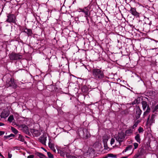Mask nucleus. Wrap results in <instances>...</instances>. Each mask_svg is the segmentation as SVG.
I'll return each instance as SVG.
<instances>
[{"label":"nucleus","mask_w":158,"mask_h":158,"mask_svg":"<svg viewBox=\"0 0 158 158\" xmlns=\"http://www.w3.org/2000/svg\"><path fill=\"white\" fill-rule=\"evenodd\" d=\"M104 70L99 67H94L90 71L91 76L98 81L103 80L105 77Z\"/></svg>","instance_id":"f257e3e1"},{"label":"nucleus","mask_w":158,"mask_h":158,"mask_svg":"<svg viewBox=\"0 0 158 158\" xmlns=\"http://www.w3.org/2000/svg\"><path fill=\"white\" fill-rule=\"evenodd\" d=\"M79 12H82L84 13V17L90 16V7L89 6L85 7L83 8H79L78 9Z\"/></svg>","instance_id":"f03ea898"},{"label":"nucleus","mask_w":158,"mask_h":158,"mask_svg":"<svg viewBox=\"0 0 158 158\" xmlns=\"http://www.w3.org/2000/svg\"><path fill=\"white\" fill-rule=\"evenodd\" d=\"M9 57L11 60H18L21 59L22 56L19 53H12L9 54Z\"/></svg>","instance_id":"7ed1b4c3"},{"label":"nucleus","mask_w":158,"mask_h":158,"mask_svg":"<svg viewBox=\"0 0 158 158\" xmlns=\"http://www.w3.org/2000/svg\"><path fill=\"white\" fill-rule=\"evenodd\" d=\"M6 21L9 23H16V17L14 14H10L7 16Z\"/></svg>","instance_id":"20e7f679"},{"label":"nucleus","mask_w":158,"mask_h":158,"mask_svg":"<svg viewBox=\"0 0 158 158\" xmlns=\"http://www.w3.org/2000/svg\"><path fill=\"white\" fill-rule=\"evenodd\" d=\"M6 85L8 87H12L15 89L17 88V86L15 82L14 79L12 78H10L8 82L6 81Z\"/></svg>","instance_id":"39448f33"},{"label":"nucleus","mask_w":158,"mask_h":158,"mask_svg":"<svg viewBox=\"0 0 158 158\" xmlns=\"http://www.w3.org/2000/svg\"><path fill=\"white\" fill-rule=\"evenodd\" d=\"M125 135L123 132L118 133V135L115 138L116 140L119 143L122 142L125 138Z\"/></svg>","instance_id":"423d86ee"},{"label":"nucleus","mask_w":158,"mask_h":158,"mask_svg":"<svg viewBox=\"0 0 158 158\" xmlns=\"http://www.w3.org/2000/svg\"><path fill=\"white\" fill-rule=\"evenodd\" d=\"M20 127L21 128L22 131L26 134L29 135H31L28 127L25 125H21Z\"/></svg>","instance_id":"0eeeda50"},{"label":"nucleus","mask_w":158,"mask_h":158,"mask_svg":"<svg viewBox=\"0 0 158 158\" xmlns=\"http://www.w3.org/2000/svg\"><path fill=\"white\" fill-rule=\"evenodd\" d=\"M142 112V110L140 109L139 106H137L135 107V118L136 119H138L140 117V115Z\"/></svg>","instance_id":"6e6552de"},{"label":"nucleus","mask_w":158,"mask_h":158,"mask_svg":"<svg viewBox=\"0 0 158 158\" xmlns=\"http://www.w3.org/2000/svg\"><path fill=\"white\" fill-rule=\"evenodd\" d=\"M129 12L131 13L133 15L137 18L139 16V13L136 10V8L131 7V9L129 10Z\"/></svg>","instance_id":"1a4fd4ad"},{"label":"nucleus","mask_w":158,"mask_h":158,"mask_svg":"<svg viewBox=\"0 0 158 158\" xmlns=\"http://www.w3.org/2000/svg\"><path fill=\"white\" fill-rule=\"evenodd\" d=\"M47 140V137L46 135H43L39 138V141L43 145H46V142Z\"/></svg>","instance_id":"9d476101"},{"label":"nucleus","mask_w":158,"mask_h":158,"mask_svg":"<svg viewBox=\"0 0 158 158\" xmlns=\"http://www.w3.org/2000/svg\"><path fill=\"white\" fill-rule=\"evenodd\" d=\"M9 114V113L7 111L3 110L1 113L0 116L1 118H6Z\"/></svg>","instance_id":"9b49d317"},{"label":"nucleus","mask_w":158,"mask_h":158,"mask_svg":"<svg viewBox=\"0 0 158 158\" xmlns=\"http://www.w3.org/2000/svg\"><path fill=\"white\" fill-rule=\"evenodd\" d=\"M65 148L57 149L58 153L60 154L61 156L64 157L65 155Z\"/></svg>","instance_id":"f8f14e48"},{"label":"nucleus","mask_w":158,"mask_h":158,"mask_svg":"<svg viewBox=\"0 0 158 158\" xmlns=\"http://www.w3.org/2000/svg\"><path fill=\"white\" fill-rule=\"evenodd\" d=\"M150 111L151 109L150 107V106H148L146 110L143 113V118H144L146 116H147L149 113L150 112Z\"/></svg>","instance_id":"ddd939ff"},{"label":"nucleus","mask_w":158,"mask_h":158,"mask_svg":"<svg viewBox=\"0 0 158 158\" xmlns=\"http://www.w3.org/2000/svg\"><path fill=\"white\" fill-rule=\"evenodd\" d=\"M131 127V128H129L128 129L125 131V133L126 135H129L132 134L133 132V129Z\"/></svg>","instance_id":"4468645a"},{"label":"nucleus","mask_w":158,"mask_h":158,"mask_svg":"<svg viewBox=\"0 0 158 158\" xmlns=\"http://www.w3.org/2000/svg\"><path fill=\"white\" fill-rule=\"evenodd\" d=\"M141 104L142 106V108L143 110H145L146 107L147 108L148 106H149L147 104V102L146 101H143L141 102Z\"/></svg>","instance_id":"2eb2a0df"},{"label":"nucleus","mask_w":158,"mask_h":158,"mask_svg":"<svg viewBox=\"0 0 158 158\" xmlns=\"http://www.w3.org/2000/svg\"><path fill=\"white\" fill-rule=\"evenodd\" d=\"M135 139L136 142L140 143L141 142V139L140 135L137 134L135 137Z\"/></svg>","instance_id":"dca6fc26"},{"label":"nucleus","mask_w":158,"mask_h":158,"mask_svg":"<svg viewBox=\"0 0 158 158\" xmlns=\"http://www.w3.org/2000/svg\"><path fill=\"white\" fill-rule=\"evenodd\" d=\"M25 33H27L28 36H32L33 34L32 31L31 29L27 28Z\"/></svg>","instance_id":"f3484780"},{"label":"nucleus","mask_w":158,"mask_h":158,"mask_svg":"<svg viewBox=\"0 0 158 158\" xmlns=\"http://www.w3.org/2000/svg\"><path fill=\"white\" fill-rule=\"evenodd\" d=\"M88 90V88L86 85L83 86L81 88V90L82 92L85 93H86Z\"/></svg>","instance_id":"a211bd4d"},{"label":"nucleus","mask_w":158,"mask_h":158,"mask_svg":"<svg viewBox=\"0 0 158 158\" xmlns=\"http://www.w3.org/2000/svg\"><path fill=\"white\" fill-rule=\"evenodd\" d=\"M132 148V145H129L123 151L122 153H124V152H125L127 151L131 150Z\"/></svg>","instance_id":"6ab92c4d"},{"label":"nucleus","mask_w":158,"mask_h":158,"mask_svg":"<svg viewBox=\"0 0 158 158\" xmlns=\"http://www.w3.org/2000/svg\"><path fill=\"white\" fill-rule=\"evenodd\" d=\"M52 140L51 138H49L48 146L50 148L54 147V144L52 143Z\"/></svg>","instance_id":"aec40b11"},{"label":"nucleus","mask_w":158,"mask_h":158,"mask_svg":"<svg viewBox=\"0 0 158 158\" xmlns=\"http://www.w3.org/2000/svg\"><path fill=\"white\" fill-rule=\"evenodd\" d=\"M156 116V115L152 114L150 119V121L151 123H155V118Z\"/></svg>","instance_id":"412c9836"},{"label":"nucleus","mask_w":158,"mask_h":158,"mask_svg":"<svg viewBox=\"0 0 158 158\" xmlns=\"http://www.w3.org/2000/svg\"><path fill=\"white\" fill-rule=\"evenodd\" d=\"M140 122V121L139 120H138L135 122L134 125L132 126V128L133 129H134L136 127L138 124Z\"/></svg>","instance_id":"4be33fe9"},{"label":"nucleus","mask_w":158,"mask_h":158,"mask_svg":"<svg viewBox=\"0 0 158 158\" xmlns=\"http://www.w3.org/2000/svg\"><path fill=\"white\" fill-rule=\"evenodd\" d=\"M18 139L21 141H22V142H23L24 141V139L23 136L22 135H21L19 134V136Z\"/></svg>","instance_id":"5701e85b"},{"label":"nucleus","mask_w":158,"mask_h":158,"mask_svg":"<svg viewBox=\"0 0 158 158\" xmlns=\"http://www.w3.org/2000/svg\"><path fill=\"white\" fill-rule=\"evenodd\" d=\"M14 119L13 116L10 115L8 118V121L10 123H11Z\"/></svg>","instance_id":"b1692460"},{"label":"nucleus","mask_w":158,"mask_h":158,"mask_svg":"<svg viewBox=\"0 0 158 158\" xmlns=\"http://www.w3.org/2000/svg\"><path fill=\"white\" fill-rule=\"evenodd\" d=\"M15 135L12 134H11L10 135H8L4 136V138L5 139H9L10 137H14Z\"/></svg>","instance_id":"393cba45"},{"label":"nucleus","mask_w":158,"mask_h":158,"mask_svg":"<svg viewBox=\"0 0 158 158\" xmlns=\"http://www.w3.org/2000/svg\"><path fill=\"white\" fill-rule=\"evenodd\" d=\"M106 156L107 157V158L108 157H112V158H116V155H114L113 154H111V153L108 154Z\"/></svg>","instance_id":"a878e982"},{"label":"nucleus","mask_w":158,"mask_h":158,"mask_svg":"<svg viewBox=\"0 0 158 158\" xmlns=\"http://www.w3.org/2000/svg\"><path fill=\"white\" fill-rule=\"evenodd\" d=\"M138 131L139 133H143L144 131L143 128L141 127H139L138 128Z\"/></svg>","instance_id":"bb28decb"},{"label":"nucleus","mask_w":158,"mask_h":158,"mask_svg":"<svg viewBox=\"0 0 158 158\" xmlns=\"http://www.w3.org/2000/svg\"><path fill=\"white\" fill-rule=\"evenodd\" d=\"M11 130L15 134H17L18 133V131L14 127H11Z\"/></svg>","instance_id":"cd10ccee"},{"label":"nucleus","mask_w":158,"mask_h":158,"mask_svg":"<svg viewBox=\"0 0 158 158\" xmlns=\"http://www.w3.org/2000/svg\"><path fill=\"white\" fill-rule=\"evenodd\" d=\"M27 28L26 27H22L20 28V30L22 32L25 33L26 30Z\"/></svg>","instance_id":"c85d7f7f"},{"label":"nucleus","mask_w":158,"mask_h":158,"mask_svg":"<svg viewBox=\"0 0 158 158\" xmlns=\"http://www.w3.org/2000/svg\"><path fill=\"white\" fill-rule=\"evenodd\" d=\"M100 143L98 142H95L93 144V147L95 148L98 147L99 146Z\"/></svg>","instance_id":"c756f323"},{"label":"nucleus","mask_w":158,"mask_h":158,"mask_svg":"<svg viewBox=\"0 0 158 158\" xmlns=\"http://www.w3.org/2000/svg\"><path fill=\"white\" fill-rule=\"evenodd\" d=\"M158 110V104L155 106V107L152 109V112H155Z\"/></svg>","instance_id":"7c9ffc66"},{"label":"nucleus","mask_w":158,"mask_h":158,"mask_svg":"<svg viewBox=\"0 0 158 158\" xmlns=\"http://www.w3.org/2000/svg\"><path fill=\"white\" fill-rule=\"evenodd\" d=\"M37 156L39 157L40 158L42 157H46L43 154L40 153V152H38L37 153Z\"/></svg>","instance_id":"2f4dec72"},{"label":"nucleus","mask_w":158,"mask_h":158,"mask_svg":"<svg viewBox=\"0 0 158 158\" xmlns=\"http://www.w3.org/2000/svg\"><path fill=\"white\" fill-rule=\"evenodd\" d=\"M48 156L50 158H53L54 156L50 152H47Z\"/></svg>","instance_id":"473e14b6"},{"label":"nucleus","mask_w":158,"mask_h":158,"mask_svg":"<svg viewBox=\"0 0 158 158\" xmlns=\"http://www.w3.org/2000/svg\"><path fill=\"white\" fill-rule=\"evenodd\" d=\"M34 134H35V136H38L40 135V133L38 130L34 131Z\"/></svg>","instance_id":"72a5a7b5"},{"label":"nucleus","mask_w":158,"mask_h":158,"mask_svg":"<svg viewBox=\"0 0 158 158\" xmlns=\"http://www.w3.org/2000/svg\"><path fill=\"white\" fill-rule=\"evenodd\" d=\"M138 103V101L137 99H135V100L134 101L132 102L131 103L132 104V105H134L135 104H136Z\"/></svg>","instance_id":"f704fd0d"},{"label":"nucleus","mask_w":158,"mask_h":158,"mask_svg":"<svg viewBox=\"0 0 158 158\" xmlns=\"http://www.w3.org/2000/svg\"><path fill=\"white\" fill-rule=\"evenodd\" d=\"M65 155L67 158H71L72 157L71 156L70 154L68 153H65Z\"/></svg>","instance_id":"c9c22d12"},{"label":"nucleus","mask_w":158,"mask_h":158,"mask_svg":"<svg viewBox=\"0 0 158 158\" xmlns=\"http://www.w3.org/2000/svg\"><path fill=\"white\" fill-rule=\"evenodd\" d=\"M133 145L134 147V149H136L138 147V144L137 143H135L133 144Z\"/></svg>","instance_id":"e433bc0d"},{"label":"nucleus","mask_w":158,"mask_h":158,"mask_svg":"<svg viewBox=\"0 0 158 158\" xmlns=\"http://www.w3.org/2000/svg\"><path fill=\"white\" fill-rule=\"evenodd\" d=\"M114 142H115L114 139L113 138H112L111 139V141H110L111 145H112V144H113L114 143Z\"/></svg>","instance_id":"4c0bfd02"},{"label":"nucleus","mask_w":158,"mask_h":158,"mask_svg":"<svg viewBox=\"0 0 158 158\" xmlns=\"http://www.w3.org/2000/svg\"><path fill=\"white\" fill-rule=\"evenodd\" d=\"M139 155L138 153L136 154L134 156L133 158H138L139 156Z\"/></svg>","instance_id":"58836bf2"},{"label":"nucleus","mask_w":158,"mask_h":158,"mask_svg":"<svg viewBox=\"0 0 158 158\" xmlns=\"http://www.w3.org/2000/svg\"><path fill=\"white\" fill-rule=\"evenodd\" d=\"M54 152L56 153V150L55 148L54 147H53L52 148H50Z\"/></svg>","instance_id":"ea45409f"},{"label":"nucleus","mask_w":158,"mask_h":158,"mask_svg":"<svg viewBox=\"0 0 158 158\" xmlns=\"http://www.w3.org/2000/svg\"><path fill=\"white\" fill-rule=\"evenodd\" d=\"M54 152L56 153V150L55 148L54 147H53L52 148H50Z\"/></svg>","instance_id":"a19ab883"},{"label":"nucleus","mask_w":158,"mask_h":158,"mask_svg":"<svg viewBox=\"0 0 158 158\" xmlns=\"http://www.w3.org/2000/svg\"><path fill=\"white\" fill-rule=\"evenodd\" d=\"M34 156L33 155H30L27 157V158H34Z\"/></svg>","instance_id":"79ce46f5"},{"label":"nucleus","mask_w":158,"mask_h":158,"mask_svg":"<svg viewBox=\"0 0 158 158\" xmlns=\"http://www.w3.org/2000/svg\"><path fill=\"white\" fill-rule=\"evenodd\" d=\"M5 133L4 131H0V136H1L4 134Z\"/></svg>","instance_id":"37998d69"},{"label":"nucleus","mask_w":158,"mask_h":158,"mask_svg":"<svg viewBox=\"0 0 158 158\" xmlns=\"http://www.w3.org/2000/svg\"><path fill=\"white\" fill-rule=\"evenodd\" d=\"M86 19V20L87 21V22L88 23L89 22V19H88V17H90V16H87L86 17H85Z\"/></svg>","instance_id":"c03bdc74"},{"label":"nucleus","mask_w":158,"mask_h":158,"mask_svg":"<svg viewBox=\"0 0 158 158\" xmlns=\"http://www.w3.org/2000/svg\"><path fill=\"white\" fill-rule=\"evenodd\" d=\"M12 155L11 154H10L9 153H8V158H11V157H12Z\"/></svg>","instance_id":"a18cd8bd"},{"label":"nucleus","mask_w":158,"mask_h":158,"mask_svg":"<svg viewBox=\"0 0 158 158\" xmlns=\"http://www.w3.org/2000/svg\"><path fill=\"white\" fill-rule=\"evenodd\" d=\"M4 123H2L0 122V126H4Z\"/></svg>","instance_id":"49530a36"},{"label":"nucleus","mask_w":158,"mask_h":158,"mask_svg":"<svg viewBox=\"0 0 158 158\" xmlns=\"http://www.w3.org/2000/svg\"><path fill=\"white\" fill-rule=\"evenodd\" d=\"M89 137V136L88 135H86L85 136V138L86 139H88Z\"/></svg>","instance_id":"de8ad7c7"},{"label":"nucleus","mask_w":158,"mask_h":158,"mask_svg":"<svg viewBox=\"0 0 158 158\" xmlns=\"http://www.w3.org/2000/svg\"><path fill=\"white\" fill-rule=\"evenodd\" d=\"M128 156H123V157H122L121 158H127L128 157Z\"/></svg>","instance_id":"09e8293b"},{"label":"nucleus","mask_w":158,"mask_h":158,"mask_svg":"<svg viewBox=\"0 0 158 158\" xmlns=\"http://www.w3.org/2000/svg\"><path fill=\"white\" fill-rule=\"evenodd\" d=\"M150 119V116L149 115L148 117V118L147 119V121H148Z\"/></svg>","instance_id":"8fccbe9b"},{"label":"nucleus","mask_w":158,"mask_h":158,"mask_svg":"<svg viewBox=\"0 0 158 158\" xmlns=\"http://www.w3.org/2000/svg\"><path fill=\"white\" fill-rule=\"evenodd\" d=\"M0 156L3 157H4L1 154V153L0 152Z\"/></svg>","instance_id":"3c124183"},{"label":"nucleus","mask_w":158,"mask_h":158,"mask_svg":"<svg viewBox=\"0 0 158 158\" xmlns=\"http://www.w3.org/2000/svg\"><path fill=\"white\" fill-rule=\"evenodd\" d=\"M102 158H107V156H105L103 157Z\"/></svg>","instance_id":"603ef678"}]
</instances>
